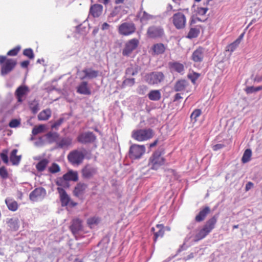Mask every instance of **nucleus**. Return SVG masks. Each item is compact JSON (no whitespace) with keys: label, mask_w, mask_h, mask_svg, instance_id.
<instances>
[{"label":"nucleus","mask_w":262,"mask_h":262,"mask_svg":"<svg viewBox=\"0 0 262 262\" xmlns=\"http://www.w3.org/2000/svg\"><path fill=\"white\" fill-rule=\"evenodd\" d=\"M172 21L176 28L178 29H181L185 27L186 18L182 13L178 12L173 15Z\"/></svg>","instance_id":"nucleus-11"},{"label":"nucleus","mask_w":262,"mask_h":262,"mask_svg":"<svg viewBox=\"0 0 262 262\" xmlns=\"http://www.w3.org/2000/svg\"><path fill=\"white\" fill-rule=\"evenodd\" d=\"M162 152L158 150L156 151L149 159V165L154 170H157L164 164V159L161 156Z\"/></svg>","instance_id":"nucleus-3"},{"label":"nucleus","mask_w":262,"mask_h":262,"mask_svg":"<svg viewBox=\"0 0 262 262\" xmlns=\"http://www.w3.org/2000/svg\"><path fill=\"white\" fill-rule=\"evenodd\" d=\"M239 44V43H238V41L235 40L234 42H233L231 44L229 45L226 47V51H229L230 52H233L236 49V48L238 47Z\"/></svg>","instance_id":"nucleus-45"},{"label":"nucleus","mask_w":262,"mask_h":262,"mask_svg":"<svg viewBox=\"0 0 262 262\" xmlns=\"http://www.w3.org/2000/svg\"><path fill=\"white\" fill-rule=\"evenodd\" d=\"M16 61L13 59H7L5 63L2 65L1 74L4 76L10 73L15 68Z\"/></svg>","instance_id":"nucleus-12"},{"label":"nucleus","mask_w":262,"mask_h":262,"mask_svg":"<svg viewBox=\"0 0 262 262\" xmlns=\"http://www.w3.org/2000/svg\"><path fill=\"white\" fill-rule=\"evenodd\" d=\"M202 111L200 109H195L191 114L190 118L192 121L194 122L196 121L197 118L201 115Z\"/></svg>","instance_id":"nucleus-44"},{"label":"nucleus","mask_w":262,"mask_h":262,"mask_svg":"<svg viewBox=\"0 0 262 262\" xmlns=\"http://www.w3.org/2000/svg\"><path fill=\"white\" fill-rule=\"evenodd\" d=\"M23 54L30 59H33L34 57L33 50L31 48L25 49L23 51Z\"/></svg>","instance_id":"nucleus-49"},{"label":"nucleus","mask_w":262,"mask_h":262,"mask_svg":"<svg viewBox=\"0 0 262 262\" xmlns=\"http://www.w3.org/2000/svg\"><path fill=\"white\" fill-rule=\"evenodd\" d=\"M200 74L199 73L196 72H192L189 73L188 75V78L191 81V82L194 84L195 83V81L199 77Z\"/></svg>","instance_id":"nucleus-48"},{"label":"nucleus","mask_w":262,"mask_h":262,"mask_svg":"<svg viewBox=\"0 0 262 262\" xmlns=\"http://www.w3.org/2000/svg\"><path fill=\"white\" fill-rule=\"evenodd\" d=\"M103 11V6L100 4H94L92 5L90 9V13L94 17H99Z\"/></svg>","instance_id":"nucleus-18"},{"label":"nucleus","mask_w":262,"mask_h":262,"mask_svg":"<svg viewBox=\"0 0 262 262\" xmlns=\"http://www.w3.org/2000/svg\"><path fill=\"white\" fill-rule=\"evenodd\" d=\"M57 136V134L56 133H49L47 134V137L48 138H52V137H55Z\"/></svg>","instance_id":"nucleus-64"},{"label":"nucleus","mask_w":262,"mask_h":262,"mask_svg":"<svg viewBox=\"0 0 262 262\" xmlns=\"http://www.w3.org/2000/svg\"><path fill=\"white\" fill-rule=\"evenodd\" d=\"M216 223V219L215 216L207 221L204 227L195 234L194 241H198L205 238L214 228Z\"/></svg>","instance_id":"nucleus-1"},{"label":"nucleus","mask_w":262,"mask_h":262,"mask_svg":"<svg viewBox=\"0 0 262 262\" xmlns=\"http://www.w3.org/2000/svg\"><path fill=\"white\" fill-rule=\"evenodd\" d=\"M45 126L43 125H39L38 126H35L32 131V133L33 135H36L39 133L43 132Z\"/></svg>","instance_id":"nucleus-43"},{"label":"nucleus","mask_w":262,"mask_h":262,"mask_svg":"<svg viewBox=\"0 0 262 262\" xmlns=\"http://www.w3.org/2000/svg\"><path fill=\"white\" fill-rule=\"evenodd\" d=\"M148 97L150 100L158 101L161 98L160 91L158 90H151L148 94Z\"/></svg>","instance_id":"nucleus-31"},{"label":"nucleus","mask_w":262,"mask_h":262,"mask_svg":"<svg viewBox=\"0 0 262 262\" xmlns=\"http://www.w3.org/2000/svg\"><path fill=\"white\" fill-rule=\"evenodd\" d=\"M245 91L247 94H250L256 92L255 87H254L253 86L247 87L245 89Z\"/></svg>","instance_id":"nucleus-55"},{"label":"nucleus","mask_w":262,"mask_h":262,"mask_svg":"<svg viewBox=\"0 0 262 262\" xmlns=\"http://www.w3.org/2000/svg\"><path fill=\"white\" fill-rule=\"evenodd\" d=\"M135 83V79L132 78H126L123 82V85L124 86H132Z\"/></svg>","instance_id":"nucleus-53"},{"label":"nucleus","mask_w":262,"mask_h":262,"mask_svg":"<svg viewBox=\"0 0 262 262\" xmlns=\"http://www.w3.org/2000/svg\"><path fill=\"white\" fill-rule=\"evenodd\" d=\"M49 161L47 159H41L38 163L36 165V168L39 172H42L45 170L47 166L48 165Z\"/></svg>","instance_id":"nucleus-34"},{"label":"nucleus","mask_w":262,"mask_h":262,"mask_svg":"<svg viewBox=\"0 0 262 262\" xmlns=\"http://www.w3.org/2000/svg\"><path fill=\"white\" fill-rule=\"evenodd\" d=\"M117 9V7H116L115 8V9L112 11V12L110 13V15L108 16V19H110L111 17H114L117 15V12L116 11Z\"/></svg>","instance_id":"nucleus-59"},{"label":"nucleus","mask_w":262,"mask_h":262,"mask_svg":"<svg viewBox=\"0 0 262 262\" xmlns=\"http://www.w3.org/2000/svg\"><path fill=\"white\" fill-rule=\"evenodd\" d=\"M7 59L6 58V56L0 55V63L1 64H4L5 61L6 62Z\"/></svg>","instance_id":"nucleus-62"},{"label":"nucleus","mask_w":262,"mask_h":262,"mask_svg":"<svg viewBox=\"0 0 262 262\" xmlns=\"http://www.w3.org/2000/svg\"><path fill=\"white\" fill-rule=\"evenodd\" d=\"M152 136L153 132L150 128L137 129L132 132V137L139 142L147 140Z\"/></svg>","instance_id":"nucleus-2"},{"label":"nucleus","mask_w":262,"mask_h":262,"mask_svg":"<svg viewBox=\"0 0 262 262\" xmlns=\"http://www.w3.org/2000/svg\"><path fill=\"white\" fill-rule=\"evenodd\" d=\"M164 76L161 72H154L147 74L145 79L149 84H158L164 79Z\"/></svg>","instance_id":"nucleus-7"},{"label":"nucleus","mask_w":262,"mask_h":262,"mask_svg":"<svg viewBox=\"0 0 262 262\" xmlns=\"http://www.w3.org/2000/svg\"><path fill=\"white\" fill-rule=\"evenodd\" d=\"M252 155V151L250 149H247L244 151V153L243 154L242 161V162L244 163H246L248 162H249L250 160V158Z\"/></svg>","instance_id":"nucleus-38"},{"label":"nucleus","mask_w":262,"mask_h":262,"mask_svg":"<svg viewBox=\"0 0 262 262\" xmlns=\"http://www.w3.org/2000/svg\"><path fill=\"white\" fill-rule=\"evenodd\" d=\"M5 203L8 208L12 211H15L18 209V204L13 199L7 198L5 200Z\"/></svg>","instance_id":"nucleus-26"},{"label":"nucleus","mask_w":262,"mask_h":262,"mask_svg":"<svg viewBox=\"0 0 262 262\" xmlns=\"http://www.w3.org/2000/svg\"><path fill=\"white\" fill-rule=\"evenodd\" d=\"M200 33L198 29L195 28H192L190 29L188 35L187 37L189 38H193L196 37Z\"/></svg>","instance_id":"nucleus-40"},{"label":"nucleus","mask_w":262,"mask_h":262,"mask_svg":"<svg viewBox=\"0 0 262 262\" xmlns=\"http://www.w3.org/2000/svg\"><path fill=\"white\" fill-rule=\"evenodd\" d=\"M95 139L94 134L90 132L81 133L77 137L78 142L83 144L93 142Z\"/></svg>","instance_id":"nucleus-14"},{"label":"nucleus","mask_w":262,"mask_h":262,"mask_svg":"<svg viewBox=\"0 0 262 262\" xmlns=\"http://www.w3.org/2000/svg\"><path fill=\"white\" fill-rule=\"evenodd\" d=\"M6 224L10 227L11 230L13 231L18 230L19 227V220L17 217L7 219Z\"/></svg>","instance_id":"nucleus-24"},{"label":"nucleus","mask_w":262,"mask_h":262,"mask_svg":"<svg viewBox=\"0 0 262 262\" xmlns=\"http://www.w3.org/2000/svg\"><path fill=\"white\" fill-rule=\"evenodd\" d=\"M204 49L202 48H199L193 52L191 58L194 62H201L204 58Z\"/></svg>","instance_id":"nucleus-19"},{"label":"nucleus","mask_w":262,"mask_h":262,"mask_svg":"<svg viewBox=\"0 0 262 262\" xmlns=\"http://www.w3.org/2000/svg\"><path fill=\"white\" fill-rule=\"evenodd\" d=\"M164 35V29L160 26H151L148 28L147 30V35L150 38H161Z\"/></svg>","instance_id":"nucleus-5"},{"label":"nucleus","mask_w":262,"mask_h":262,"mask_svg":"<svg viewBox=\"0 0 262 262\" xmlns=\"http://www.w3.org/2000/svg\"><path fill=\"white\" fill-rule=\"evenodd\" d=\"M169 67L172 71L178 73L183 74L184 70V66L183 64L178 62H173L169 63Z\"/></svg>","instance_id":"nucleus-27"},{"label":"nucleus","mask_w":262,"mask_h":262,"mask_svg":"<svg viewBox=\"0 0 262 262\" xmlns=\"http://www.w3.org/2000/svg\"><path fill=\"white\" fill-rule=\"evenodd\" d=\"M84 157L85 155L82 151L74 150L69 154L68 159L72 165H79L83 161Z\"/></svg>","instance_id":"nucleus-4"},{"label":"nucleus","mask_w":262,"mask_h":262,"mask_svg":"<svg viewBox=\"0 0 262 262\" xmlns=\"http://www.w3.org/2000/svg\"><path fill=\"white\" fill-rule=\"evenodd\" d=\"M87 187V184L79 182L75 187L73 191L74 195L78 197L81 196L84 193Z\"/></svg>","instance_id":"nucleus-21"},{"label":"nucleus","mask_w":262,"mask_h":262,"mask_svg":"<svg viewBox=\"0 0 262 262\" xmlns=\"http://www.w3.org/2000/svg\"><path fill=\"white\" fill-rule=\"evenodd\" d=\"M20 124V120L17 119H13L10 121L9 126L11 128H15L19 126Z\"/></svg>","instance_id":"nucleus-51"},{"label":"nucleus","mask_w":262,"mask_h":262,"mask_svg":"<svg viewBox=\"0 0 262 262\" xmlns=\"http://www.w3.org/2000/svg\"><path fill=\"white\" fill-rule=\"evenodd\" d=\"M20 49L21 47L20 46H17L13 49L7 52V55L10 56H16L18 54V52L20 51Z\"/></svg>","instance_id":"nucleus-47"},{"label":"nucleus","mask_w":262,"mask_h":262,"mask_svg":"<svg viewBox=\"0 0 262 262\" xmlns=\"http://www.w3.org/2000/svg\"><path fill=\"white\" fill-rule=\"evenodd\" d=\"M138 17L140 19V21L143 23H146V22L152 19L153 16L147 13H146L145 11L141 10L140 12L138 13Z\"/></svg>","instance_id":"nucleus-33"},{"label":"nucleus","mask_w":262,"mask_h":262,"mask_svg":"<svg viewBox=\"0 0 262 262\" xmlns=\"http://www.w3.org/2000/svg\"><path fill=\"white\" fill-rule=\"evenodd\" d=\"M225 145L223 144H217L212 146V149L214 151H217L222 148H223Z\"/></svg>","instance_id":"nucleus-58"},{"label":"nucleus","mask_w":262,"mask_h":262,"mask_svg":"<svg viewBox=\"0 0 262 262\" xmlns=\"http://www.w3.org/2000/svg\"><path fill=\"white\" fill-rule=\"evenodd\" d=\"M125 73L127 76H135L138 73L137 68L130 66L126 69Z\"/></svg>","instance_id":"nucleus-41"},{"label":"nucleus","mask_w":262,"mask_h":262,"mask_svg":"<svg viewBox=\"0 0 262 262\" xmlns=\"http://www.w3.org/2000/svg\"><path fill=\"white\" fill-rule=\"evenodd\" d=\"M82 177L85 179H90L96 174L97 168L91 164L85 165L81 171Z\"/></svg>","instance_id":"nucleus-13"},{"label":"nucleus","mask_w":262,"mask_h":262,"mask_svg":"<svg viewBox=\"0 0 262 262\" xmlns=\"http://www.w3.org/2000/svg\"><path fill=\"white\" fill-rule=\"evenodd\" d=\"M210 208L209 207H205L201 210L199 214L196 215L195 220L198 222H200L204 220L207 214L209 212Z\"/></svg>","instance_id":"nucleus-29"},{"label":"nucleus","mask_w":262,"mask_h":262,"mask_svg":"<svg viewBox=\"0 0 262 262\" xmlns=\"http://www.w3.org/2000/svg\"><path fill=\"white\" fill-rule=\"evenodd\" d=\"M139 40L137 39L133 38L127 41L122 51V54L125 56H129L133 51L138 47Z\"/></svg>","instance_id":"nucleus-9"},{"label":"nucleus","mask_w":262,"mask_h":262,"mask_svg":"<svg viewBox=\"0 0 262 262\" xmlns=\"http://www.w3.org/2000/svg\"><path fill=\"white\" fill-rule=\"evenodd\" d=\"M29 90L27 86L21 85L19 86L16 90L15 94L17 97V101L21 102L23 101V97L27 95Z\"/></svg>","instance_id":"nucleus-16"},{"label":"nucleus","mask_w":262,"mask_h":262,"mask_svg":"<svg viewBox=\"0 0 262 262\" xmlns=\"http://www.w3.org/2000/svg\"><path fill=\"white\" fill-rule=\"evenodd\" d=\"M145 152V147L144 145L134 144L130 147L129 156L133 159H139Z\"/></svg>","instance_id":"nucleus-6"},{"label":"nucleus","mask_w":262,"mask_h":262,"mask_svg":"<svg viewBox=\"0 0 262 262\" xmlns=\"http://www.w3.org/2000/svg\"><path fill=\"white\" fill-rule=\"evenodd\" d=\"M0 176L3 179H6L8 176V172L4 166L0 168Z\"/></svg>","instance_id":"nucleus-54"},{"label":"nucleus","mask_w":262,"mask_h":262,"mask_svg":"<svg viewBox=\"0 0 262 262\" xmlns=\"http://www.w3.org/2000/svg\"><path fill=\"white\" fill-rule=\"evenodd\" d=\"M63 118H60L57 120L52 125V128H57L63 122Z\"/></svg>","instance_id":"nucleus-56"},{"label":"nucleus","mask_w":262,"mask_h":262,"mask_svg":"<svg viewBox=\"0 0 262 262\" xmlns=\"http://www.w3.org/2000/svg\"><path fill=\"white\" fill-rule=\"evenodd\" d=\"M35 145L37 146H41L42 144V140L40 138L37 141L35 142Z\"/></svg>","instance_id":"nucleus-63"},{"label":"nucleus","mask_w":262,"mask_h":262,"mask_svg":"<svg viewBox=\"0 0 262 262\" xmlns=\"http://www.w3.org/2000/svg\"><path fill=\"white\" fill-rule=\"evenodd\" d=\"M70 229L74 234H77L82 229L81 221L78 219H74Z\"/></svg>","instance_id":"nucleus-25"},{"label":"nucleus","mask_w":262,"mask_h":262,"mask_svg":"<svg viewBox=\"0 0 262 262\" xmlns=\"http://www.w3.org/2000/svg\"><path fill=\"white\" fill-rule=\"evenodd\" d=\"M29 64V61H28V60H25V61L21 62L20 63L21 67L23 68H27Z\"/></svg>","instance_id":"nucleus-60"},{"label":"nucleus","mask_w":262,"mask_h":262,"mask_svg":"<svg viewBox=\"0 0 262 262\" xmlns=\"http://www.w3.org/2000/svg\"><path fill=\"white\" fill-rule=\"evenodd\" d=\"M30 108L33 113H36L39 109L38 102L36 100H34L30 104Z\"/></svg>","instance_id":"nucleus-46"},{"label":"nucleus","mask_w":262,"mask_h":262,"mask_svg":"<svg viewBox=\"0 0 262 262\" xmlns=\"http://www.w3.org/2000/svg\"><path fill=\"white\" fill-rule=\"evenodd\" d=\"M63 176L64 177V178H66L68 182L69 181H77L78 179L77 172L73 170L69 171Z\"/></svg>","instance_id":"nucleus-32"},{"label":"nucleus","mask_w":262,"mask_h":262,"mask_svg":"<svg viewBox=\"0 0 262 262\" xmlns=\"http://www.w3.org/2000/svg\"><path fill=\"white\" fill-rule=\"evenodd\" d=\"M46 195V190L42 187H38L32 191L29 195L30 199L33 202L41 201Z\"/></svg>","instance_id":"nucleus-10"},{"label":"nucleus","mask_w":262,"mask_h":262,"mask_svg":"<svg viewBox=\"0 0 262 262\" xmlns=\"http://www.w3.org/2000/svg\"><path fill=\"white\" fill-rule=\"evenodd\" d=\"M72 139L70 137H63L60 138L58 141L56 142V145L58 147L60 148H68L71 145Z\"/></svg>","instance_id":"nucleus-20"},{"label":"nucleus","mask_w":262,"mask_h":262,"mask_svg":"<svg viewBox=\"0 0 262 262\" xmlns=\"http://www.w3.org/2000/svg\"><path fill=\"white\" fill-rule=\"evenodd\" d=\"M136 31V27L133 23H124L118 27V32L123 36H128L134 33Z\"/></svg>","instance_id":"nucleus-8"},{"label":"nucleus","mask_w":262,"mask_h":262,"mask_svg":"<svg viewBox=\"0 0 262 262\" xmlns=\"http://www.w3.org/2000/svg\"><path fill=\"white\" fill-rule=\"evenodd\" d=\"M56 184L57 186H59L58 187H61L63 188L69 187L68 182L66 179V178H64L63 176L57 178L56 181Z\"/></svg>","instance_id":"nucleus-37"},{"label":"nucleus","mask_w":262,"mask_h":262,"mask_svg":"<svg viewBox=\"0 0 262 262\" xmlns=\"http://www.w3.org/2000/svg\"><path fill=\"white\" fill-rule=\"evenodd\" d=\"M99 222V219L97 217H93L88 219L87 223L91 228H92L93 226L97 224Z\"/></svg>","instance_id":"nucleus-50"},{"label":"nucleus","mask_w":262,"mask_h":262,"mask_svg":"<svg viewBox=\"0 0 262 262\" xmlns=\"http://www.w3.org/2000/svg\"><path fill=\"white\" fill-rule=\"evenodd\" d=\"M77 92L83 95H90L91 92L88 86V82L86 81L81 82L77 88Z\"/></svg>","instance_id":"nucleus-23"},{"label":"nucleus","mask_w":262,"mask_h":262,"mask_svg":"<svg viewBox=\"0 0 262 262\" xmlns=\"http://www.w3.org/2000/svg\"><path fill=\"white\" fill-rule=\"evenodd\" d=\"M57 189L59 194L61 205L62 206H67L70 201L69 196L63 188L58 187Z\"/></svg>","instance_id":"nucleus-17"},{"label":"nucleus","mask_w":262,"mask_h":262,"mask_svg":"<svg viewBox=\"0 0 262 262\" xmlns=\"http://www.w3.org/2000/svg\"><path fill=\"white\" fill-rule=\"evenodd\" d=\"M17 150L16 149H14L12 150L10 154V161L13 165H17L20 161L21 156H17Z\"/></svg>","instance_id":"nucleus-30"},{"label":"nucleus","mask_w":262,"mask_h":262,"mask_svg":"<svg viewBox=\"0 0 262 262\" xmlns=\"http://www.w3.org/2000/svg\"><path fill=\"white\" fill-rule=\"evenodd\" d=\"M199 252H201L199 255H202L203 254V250L201 248H196L195 249V251L194 252H191L190 254H189L188 256H185L183 258V259L186 261L189 259H190L196 256V254L199 253Z\"/></svg>","instance_id":"nucleus-39"},{"label":"nucleus","mask_w":262,"mask_h":262,"mask_svg":"<svg viewBox=\"0 0 262 262\" xmlns=\"http://www.w3.org/2000/svg\"><path fill=\"white\" fill-rule=\"evenodd\" d=\"M164 227L162 224H157L156 227H152L151 231L154 232V241L156 242L159 237H162L164 233Z\"/></svg>","instance_id":"nucleus-22"},{"label":"nucleus","mask_w":262,"mask_h":262,"mask_svg":"<svg viewBox=\"0 0 262 262\" xmlns=\"http://www.w3.org/2000/svg\"><path fill=\"white\" fill-rule=\"evenodd\" d=\"M207 11H208L207 8L200 7V8H199L198 9V13L200 15H203L206 13Z\"/></svg>","instance_id":"nucleus-57"},{"label":"nucleus","mask_w":262,"mask_h":262,"mask_svg":"<svg viewBox=\"0 0 262 262\" xmlns=\"http://www.w3.org/2000/svg\"><path fill=\"white\" fill-rule=\"evenodd\" d=\"M83 76L80 77V79H93L97 78L99 75V71L95 70L91 68H85L82 71Z\"/></svg>","instance_id":"nucleus-15"},{"label":"nucleus","mask_w":262,"mask_h":262,"mask_svg":"<svg viewBox=\"0 0 262 262\" xmlns=\"http://www.w3.org/2000/svg\"><path fill=\"white\" fill-rule=\"evenodd\" d=\"M110 28V25L107 23H104L101 26V29L102 30H108Z\"/></svg>","instance_id":"nucleus-61"},{"label":"nucleus","mask_w":262,"mask_h":262,"mask_svg":"<svg viewBox=\"0 0 262 262\" xmlns=\"http://www.w3.org/2000/svg\"><path fill=\"white\" fill-rule=\"evenodd\" d=\"M51 115V111L50 109H46L41 111L38 115L39 120L45 121L48 120Z\"/></svg>","instance_id":"nucleus-35"},{"label":"nucleus","mask_w":262,"mask_h":262,"mask_svg":"<svg viewBox=\"0 0 262 262\" xmlns=\"http://www.w3.org/2000/svg\"><path fill=\"white\" fill-rule=\"evenodd\" d=\"M60 170V166L56 163H53L49 167V171L52 173H57Z\"/></svg>","instance_id":"nucleus-42"},{"label":"nucleus","mask_w":262,"mask_h":262,"mask_svg":"<svg viewBox=\"0 0 262 262\" xmlns=\"http://www.w3.org/2000/svg\"><path fill=\"white\" fill-rule=\"evenodd\" d=\"M165 48L163 43H158L154 45L152 50L156 54H161L164 53Z\"/></svg>","instance_id":"nucleus-36"},{"label":"nucleus","mask_w":262,"mask_h":262,"mask_svg":"<svg viewBox=\"0 0 262 262\" xmlns=\"http://www.w3.org/2000/svg\"><path fill=\"white\" fill-rule=\"evenodd\" d=\"M7 154L8 150L6 149L3 150L2 153L1 154V157L2 158V160L6 164H7L9 162V159Z\"/></svg>","instance_id":"nucleus-52"},{"label":"nucleus","mask_w":262,"mask_h":262,"mask_svg":"<svg viewBox=\"0 0 262 262\" xmlns=\"http://www.w3.org/2000/svg\"><path fill=\"white\" fill-rule=\"evenodd\" d=\"M188 83L185 80H180L178 81L174 86V90L176 92L183 91L188 86Z\"/></svg>","instance_id":"nucleus-28"}]
</instances>
